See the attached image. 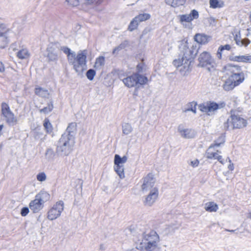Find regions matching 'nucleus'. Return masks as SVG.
<instances>
[{
	"label": "nucleus",
	"instance_id": "1",
	"mask_svg": "<svg viewBox=\"0 0 251 251\" xmlns=\"http://www.w3.org/2000/svg\"><path fill=\"white\" fill-rule=\"evenodd\" d=\"M179 49L181 51L179 57L174 60L173 63L181 75H185L191 70V63L198 53V49L196 46L194 47L193 45L189 47L187 42L181 44Z\"/></svg>",
	"mask_w": 251,
	"mask_h": 251
},
{
	"label": "nucleus",
	"instance_id": "2",
	"mask_svg": "<svg viewBox=\"0 0 251 251\" xmlns=\"http://www.w3.org/2000/svg\"><path fill=\"white\" fill-rule=\"evenodd\" d=\"M159 241V236L156 231L145 232L135 241V248L142 251H160Z\"/></svg>",
	"mask_w": 251,
	"mask_h": 251
},
{
	"label": "nucleus",
	"instance_id": "3",
	"mask_svg": "<svg viewBox=\"0 0 251 251\" xmlns=\"http://www.w3.org/2000/svg\"><path fill=\"white\" fill-rule=\"evenodd\" d=\"M75 143V140L73 138H69L67 135L62 134L56 148L57 154L60 156L69 155L73 150Z\"/></svg>",
	"mask_w": 251,
	"mask_h": 251
},
{
	"label": "nucleus",
	"instance_id": "4",
	"mask_svg": "<svg viewBox=\"0 0 251 251\" xmlns=\"http://www.w3.org/2000/svg\"><path fill=\"white\" fill-rule=\"evenodd\" d=\"M148 81L147 77L138 73H134L123 79V82L128 88L138 86L139 85H144Z\"/></svg>",
	"mask_w": 251,
	"mask_h": 251
},
{
	"label": "nucleus",
	"instance_id": "5",
	"mask_svg": "<svg viewBox=\"0 0 251 251\" xmlns=\"http://www.w3.org/2000/svg\"><path fill=\"white\" fill-rule=\"evenodd\" d=\"M246 120L238 115H232L224 124L225 129L241 128L247 126Z\"/></svg>",
	"mask_w": 251,
	"mask_h": 251
},
{
	"label": "nucleus",
	"instance_id": "6",
	"mask_svg": "<svg viewBox=\"0 0 251 251\" xmlns=\"http://www.w3.org/2000/svg\"><path fill=\"white\" fill-rule=\"evenodd\" d=\"M70 62L72 63L76 73H81L86 67V53L84 50L78 53L76 58H73Z\"/></svg>",
	"mask_w": 251,
	"mask_h": 251
},
{
	"label": "nucleus",
	"instance_id": "7",
	"mask_svg": "<svg viewBox=\"0 0 251 251\" xmlns=\"http://www.w3.org/2000/svg\"><path fill=\"white\" fill-rule=\"evenodd\" d=\"M1 114L9 126H13L18 124V120L17 117L11 111L8 104L5 102H2L1 104Z\"/></svg>",
	"mask_w": 251,
	"mask_h": 251
},
{
	"label": "nucleus",
	"instance_id": "8",
	"mask_svg": "<svg viewBox=\"0 0 251 251\" xmlns=\"http://www.w3.org/2000/svg\"><path fill=\"white\" fill-rule=\"evenodd\" d=\"M198 60L199 63L198 66L201 67H206L209 72L211 71V68H214L215 63L211 58L210 53L207 51H203L199 56Z\"/></svg>",
	"mask_w": 251,
	"mask_h": 251
},
{
	"label": "nucleus",
	"instance_id": "9",
	"mask_svg": "<svg viewBox=\"0 0 251 251\" xmlns=\"http://www.w3.org/2000/svg\"><path fill=\"white\" fill-rule=\"evenodd\" d=\"M14 33L4 25H0V48L3 49L8 44L10 38L14 35Z\"/></svg>",
	"mask_w": 251,
	"mask_h": 251
},
{
	"label": "nucleus",
	"instance_id": "10",
	"mask_svg": "<svg viewBox=\"0 0 251 251\" xmlns=\"http://www.w3.org/2000/svg\"><path fill=\"white\" fill-rule=\"evenodd\" d=\"M60 50L58 43H50L47 49L48 61L56 62L58 58V52Z\"/></svg>",
	"mask_w": 251,
	"mask_h": 251
},
{
	"label": "nucleus",
	"instance_id": "11",
	"mask_svg": "<svg viewBox=\"0 0 251 251\" xmlns=\"http://www.w3.org/2000/svg\"><path fill=\"white\" fill-rule=\"evenodd\" d=\"M229 70L231 73L229 77L232 80L237 86L242 83L244 80V75L241 71V68L237 66L230 67Z\"/></svg>",
	"mask_w": 251,
	"mask_h": 251
},
{
	"label": "nucleus",
	"instance_id": "12",
	"mask_svg": "<svg viewBox=\"0 0 251 251\" xmlns=\"http://www.w3.org/2000/svg\"><path fill=\"white\" fill-rule=\"evenodd\" d=\"M127 160V158L126 156L121 157L119 155L116 154L114 156L115 170L120 178L125 177L124 168L123 164L125 163Z\"/></svg>",
	"mask_w": 251,
	"mask_h": 251
},
{
	"label": "nucleus",
	"instance_id": "13",
	"mask_svg": "<svg viewBox=\"0 0 251 251\" xmlns=\"http://www.w3.org/2000/svg\"><path fill=\"white\" fill-rule=\"evenodd\" d=\"M64 209V202L60 201L56 203L49 211L48 218L50 220H53L58 218Z\"/></svg>",
	"mask_w": 251,
	"mask_h": 251
},
{
	"label": "nucleus",
	"instance_id": "14",
	"mask_svg": "<svg viewBox=\"0 0 251 251\" xmlns=\"http://www.w3.org/2000/svg\"><path fill=\"white\" fill-rule=\"evenodd\" d=\"M199 12L195 9L192 10L189 14H183L179 15V21L185 27L189 26L191 25V22L194 19L199 18Z\"/></svg>",
	"mask_w": 251,
	"mask_h": 251
},
{
	"label": "nucleus",
	"instance_id": "15",
	"mask_svg": "<svg viewBox=\"0 0 251 251\" xmlns=\"http://www.w3.org/2000/svg\"><path fill=\"white\" fill-rule=\"evenodd\" d=\"M158 190L157 188L154 187L150 191L148 195H147L143 203L145 205L147 206H151L156 201L158 196Z\"/></svg>",
	"mask_w": 251,
	"mask_h": 251
},
{
	"label": "nucleus",
	"instance_id": "16",
	"mask_svg": "<svg viewBox=\"0 0 251 251\" xmlns=\"http://www.w3.org/2000/svg\"><path fill=\"white\" fill-rule=\"evenodd\" d=\"M155 182V179L152 174H149L147 176L143 178V184L141 186V190L142 192H147L151 191L153 187Z\"/></svg>",
	"mask_w": 251,
	"mask_h": 251
},
{
	"label": "nucleus",
	"instance_id": "17",
	"mask_svg": "<svg viewBox=\"0 0 251 251\" xmlns=\"http://www.w3.org/2000/svg\"><path fill=\"white\" fill-rule=\"evenodd\" d=\"M177 130L180 136L184 138H194L196 135V132L194 130L190 128H185L182 125L178 126Z\"/></svg>",
	"mask_w": 251,
	"mask_h": 251
},
{
	"label": "nucleus",
	"instance_id": "18",
	"mask_svg": "<svg viewBox=\"0 0 251 251\" xmlns=\"http://www.w3.org/2000/svg\"><path fill=\"white\" fill-rule=\"evenodd\" d=\"M201 111L205 113H211L215 111L220 108V105L214 102H209L200 104L199 106Z\"/></svg>",
	"mask_w": 251,
	"mask_h": 251
},
{
	"label": "nucleus",
	"instance_id": "19",
	"mask_svg": "<svg viewBox=\"0 0 251 251\" xmlns=\"http://www.w3.org/2000/svg\"><path fill=\"white\" fill-rule=\"evenodd\" d=\"M77 125L75 122H72L69 124L65 132L63 134H66L69 138H73L75 139V135L76 133Z\"/></svg>",
	"mask_w": 251,
	"mask_h": 251
},
{
	"label": "nucleus",
	"instance_id": "20",
	"mask_svg": "<svg viewBox=\"0 0 251 251\" xmlns=\"http://www.w3.org/2000/svg\"><path fill=\"white\" fill-rule=\"evenodd\" d=\"M29 207L33 213L39 212L43 207V203L36 197L29 203Z\"/></svg>",
	"mask_w": 251,
	"mask_h": 251
},
{
	"label": "nucleus",
	"instance_id": "21",
	"mask_svg": "<svg viewBox=\"0 0 251 251\" xmlns=\"http://www.w3.org/2000/svg\"><path fill=\"white\" fill-rule=\"evenodd\" d=\"M194 39L196 42L201 44L207 43L210 39V37L204 34H196Z\"/></svg>",
	"mask_w": 251,
	"mask_h": 251
},
{
	"label": "nucleus",
	"instance_id": "22",
	"mask_svg": "<svg viewBox=\"0 0 251 251\" xmlns=\"http://www.w3.org/2000/svg\"><path fill=\"white\" fill-rule=\"evenodd\" d=\"M230 59L233 61L251 63V55L232 56Z\"/></svg>",
	"mask_w": 251,
	"mask_h": 251
},
{
	"label": "nucleus",
	"instance_id": "23",
	"mask_svg": "<svg viewBox=\"0 0 251 251\" xmlns=\"http://www.w3.org/2000/svg\"><path fill=\"white\" fill-rule=\"evenodd\" d=\"M35 93L41 97L49 98L50 93L48 90L40 87H37L35 89Z\"/></svg>",
	"mask_w": 251,
	"mask_h": 251
},
{
	"label": "nucleus",
	"instance_id": "24",
	"mask_svg": "<svg viewBox=\"0 0 251 251\" xmlns=\"http://www.w3.org/2000/svg\"><path fill=\"white\" fill-rule=\"evenodd\" d=\"M237 86L236 84L233 82L232 80L228 77L225 81L223 84V89L226 91H229L232 90L235 87Z\"/></svg>",
	"mask_w": 251,
	"mask_h": 251
},
{
	"label": "nucleus",
	"instance_id": "25",
	"mask_svg": "<svg viewBox=\"0 0 251 251\" xmlns=\"http://www.w3.org/2000/svg\"><path fill=\"white\" fill-rule=\"evenodd\" d=\"M60 50H62L64 53L67 55L69 61L72 60L71 57L75 58V53L74 51L72 52L70 48L66 46H60L59 45Z\"/></svg>",
	"mask_w": 251,
	"mask_h": 251
},
{
	"label": "nucleus",
	"instance_id": "26",
	"mask_svg": "<svg viewBox=\"0 0 251 251\" xmlns=\"http://www.w3.org/2000/svg\"><path fill=\"white\" fill-rule=\"evenodd\" d=\"M43 204L50 199V194L46 191H41L36 197Z\"/></svg>",
	"mask_w": 251,
	"mask_h": 251
},
{
	"label": "nucleus",
	"instance_id": "27",
	"mask_svg": "<svg viewBox=\"0 0 251 251\" xmlns=\"http://www.w3.org/2000/svg\"><path fill=\"white\" fill-rule=\"evenodd\" d=\"M204 209L206 211L210 212H216L218 209V206L214 202H208L205 203Z\"/></svg>",
	"mask_w": 251,
	"mask_h": 251
},
{
	"label": "nucleus",
	"instance_id": "28",
	"mask_svg": "<svg viewBox=\"0 0 251 251\" xmlns=\"http://www.w3.org/2000/svg\"><path fill=\"white\" fill-rule=\"evenodd\" d=\"M104 64L105 58L103 56H100L96 59L94 67L96 70H100L104 65Z\"/></svg>",
	"mask_w": 251,
	"mask_h": 251
},
{
	"label": "nucleus",
	"instance_id": "29",
	"mask_svg": "<svg viewBox=\"0 0 251 251\" xmlns=\"http://www.w3.org/2000/svg\"><path fill=\"white\" fill-rule=\"evenodd\" d=\"M209 4L211 8L216 9L223 7L224 3L223 1L219 0H209Z\"/></svg>",
	"mask_w": 251,
	"mask_h": 251
},
{
	"label": "nucleus",
	"instance_id": "30",
	"mask_svg": "<svg viewBox=\"0 0 251 251\" xmlns=\"http://www.w3.org/2000/svg\"><path fill=\"white\" fill-rule=\"evenodd\" d=\"M133 130L131 125L127 123H125L122 125V131L125 135L130 134Z\"/></svg>",
	"mask_w": 251,
	"mask_h": 251
},
{
	"label": "nucleus",
	"instance_id": "31",
	"mask_svg": "<svg viewBox=\"0 0 251 251\" xmlns=\"http://www.w3.org/2000/svg\"><path fill=\"white\" fill-rule=\"evenodd\" d=\"M225 142V137L224 135L220 136L217 139L215 140L214 143L210 146V148H213L215 147H219L223 145Z\"/></svg>",
	"mask_w": 251,
	"mask_h": 251
},
{
	"label": "nucleus",
	"instance_id": "32",
	"mask_svg": "<svg viewBox=\"0 0 251 251\" xmlns=\"http://www.w3.org/2000/svg\"><path fill=\"white\" fill-rule=\"evenodd\" d=\"M17 57L21 59H26L29 56V53L27 49H24L20 50L17 53Z\"/></svg>",
	"mask_w": 251,
	"mask_h": 251
},
{
	"label": "nucleus",
	"instance_id": "33",
	"mask_svg": "<svg viewBox=\"0 0 251 251\" xmlns=\"http://www.w3.org/2000/svg\"><path fill=\"white\" fill-rule=\"evenodd\" d=\"M231 49V47L229 45H226L224 46H221L219 47L217 52V57L221 59L222 58V52L224 50H229Z\"/></svg>",
	"mask_w": 251,
	"mask_h": 251
},
{
	"label": "nucleus",
	"instance_id": "34",
	"mask_svg": "<svg viewBox=\"0 0 251 251\" xmlns=\"http://www.w3.org/2000/svg\"><path fill=\"white\" fill-rule=\"evenodd\" d=\"M53 108V105L52 101H50L48 104V106L44 107L43 108L40 109L39 112L41 113L47 114L49 112H51Z\"/></svg>",
	"mask_w": 251,
	"mask_h": 251
},
{
	"label": "nucleus",
	"instance_id": "35",
	"mask_svg": "<svg viewBox=\"0 0 251 251\" xmlns=\"http://www.w3.org/2000/svg\"><path fill=\"white\" fill-rule=\"evenodd\" d=\"M151 17V16L148 13H143L140 14L138 15V16H136L135 18L138 22L139 23L141 22L145 21L148 19H149Z\"/></svg>",
	"mask_w": 251,
	"mask_h": 251
},
{
	"label": "nucleus",
	"instance_id": "36",
	"mask_svg": "<svg viewBox=\"0 0 251 251\" xmlns=\"http://www.w3.org/2000/svg\"><path fill=\"white\" fill-rule=\"evenodd\" d=\"M235 40L236 44L239 46H247L250 43V41L247 38L241 40L240 38H238L237 37H236Z\"/></svg>",
	"mask_w": 251,
	"mask_h": 251
},
{
	"label": "nucleus",
	"instance_id": "37",
	"mask_svg": "<svg viewBox=\"0 0 251 251\" xmlns=\"http://www.w3.org/2000/svg\"><path fill=\"white\" fill-rule=\"evenodd\" d=\"M196 103L193 101L191 102H190L187 105V108L184 111V112H187L188 111H192L194 113H196Z\"/></svg>",
	"mask_w": 251,
	"mask_h": 251
},
{
	"label": "nucleus",
	"instance_id": "38",
	"mask_svg": "<svg viewBox=\"0 0 251 251\" xmlns=\"http://www.w3.org/2000/svg\"><path fill=\"white\" fill-rule=\"evenodd\" d=\"M165 1L167 4L172 7H176L184 4L182 1L179 2L177 0H165Z\"/></svg>",
	"mask_w": 251,
	"mask_h": 251
},
{
	"label": "nucleus",
	"instance_id": "39",
	"mask_svg": "<svg viewBox=\"0 0 251 251\" xmlns=\"http://www.w3.org/2000/svg\"><path fill=\"white\" fill-rule=\"evenodd\" d=\"M138 24H139V23L138 22L137 20H136V19L134 18L130 22V23L128 25V29L130 31H132L134 30L137 27Z\"/></svg>",
	"mask_w": 251,
	"mask_h": 251
},
{
	"label": "nucleus",
	"instance_id": "40",
	"mask_svg": "<svg viewBox=\"0 0 251 251\" xmlns=\"http://www.w3.org/2000/svg\"><path fill=\"white\" fill-rule=\"evenodd\" d=\"M44 126L48 132H51L52 131V126L49 120L47 118H46L44 121Z\"/></svg>",
	"mask_w": 251,
	"mask_h": 251
},
{
	"label": "nucleus",
	"instance_id": "41",
	"mask_svg": "<svg viewBox=\"0 0 251 251\" xmlns=\"http://www.w3.org/2000/svg\"><path fill=\"white\" fill-rule=\"evenodd\" d=\"M87 78L90 80H93L96 75V71L92 69L88 70L86 74Z\"/></svg>",
	"mask_w": 251,
	"mask_h": 251
},
{
	"label": "nucleus",
	"instance_id": "42",
	"mask_svg": "<svg viewBox=\"0 0 251 251\" xmlns=\"http://www.w3.org/2000/svg\"><path fill=\"white\" fill-rule=\"evenodd\" d=\"M127 44V43L126 41H125V42L121 43L120 45H119L118 46L116 47L113 50V54L117 53L120 50L124 49L126 47Z\"/></svg>",
	"mask_w": 251,
	"mask_h": 251
},
{
	"label": "nucleus",
	"instance_id": "43",
	"mask_svg": "<svg viewBox=\"0 0 251 251\" xmlns=\"http://www.w3.org/2000/svg\"><path fill=\"white\" fill-rule=\"evenodd\" d=\"M46 156L49 159H53L55 156L54 151L51 149H48L45 153Z\"/></svg>",
	"mask_w": 251,
	"mask_h": 251
},
{
	"label": "nucleus",
	"instance_id": "44",
	"mask_svg": "<svg viewBox=\"0 0 251 251\" xmlns=\"http://www.w3.org/2000/svg\"><path fill=\"white\" fill-rule=\"evenodd\" d=\"M37 179L39 181H45L47 178L46 175L44 172H41L39 173L37 176H36Z\"/></svg>",
	"mask_w": 251,
	"mask_h": 251
},
{
	"label": "nucleus",
	"instance_id": "45",
	"mask_svg": "<svg viewBox=\"0 0 251 251\" xmlns=\"http://www.w3.org/2000/svg\"><path fill=\"white\" fill-rule=\"evenodd\" d=\"M211 148H210V147H209L208 149L207 150L206 152V156L208 159H213L214 157V153L215 152H211L210 151V149Z\"/></svg>",
	"mask_w": 251,
	"mask_h": 251
},
{
	"label": "nucleus",
	"instance_id": "46",
	"mask_svg": "<svg viewBox=\"0 0 251 251\" xmlns=\"http://www.w3.org/2000/svg\"><path fill=\"white\" fill-rule=\"evenodd\" d=\"M43 134L42 132L35 131L34 132V138L35 140H42V136Z\"/></svg>",
	"mask_w": 251,
	"mask_h": 251
},
{
	"label": "nucleus",
	"instance_id": "47",
	"mask_svg": "<svg viewBox=\"0 0 251 251\" xmlns=\"http://www.w3.org/2000/svg\"><path fill=\"white\" fill-rule=\"evenodd\" d=\"M66 1L73 6H76L79 4L78 0H66Z\"/></svg>",
	"mask_w": 251,
	"mask_h": 251
},
{
	"label": "nucleus",
	"instance_id": "48",
	"mask_svg": "<svg viewBox=\"0 0 251 251\" xmlns=\"http://www.w3.org/2000/svg\"><path fill=\"white\" fill-rule=\"evenodd\" d=\"M29 211V208L27 207H24L21 209V215L25 217L28 214Z\"/></svg>",
	"mask_w": 251,
	"mask_h": 251
},
{
	"label": "nucleus",
	"instance_id": "49",
	"mask_svg": "<svg viewBox=\"0 0 251 251\" xmlns=\"http://www.w3.org/2000/svg\"><path fill=\"white\" fill-rule=\"evenodd\" d=\"M118 75L119 78L122 81H123V79H124V78H126L125 77V75L122 71L119 72L118 73Z\"/></svg>",
	"mask_w": 251,
	"mask_h": 251
},
{
	"label": "nucleus",
	"instance_id": "50",
	"mask_svg": "<svg viewBox=\"0 0 251 251\" xmlns=\"http://www.w3.org/2000/svg\"><path fill=\"white\" fill-rule=\"evenodd\" d=\"M199 161L198 160H195L191 162V165L193 167H196L198 166Z\"/></svg>",
	"mask_w": 251,
	"mask_h": 251
},
{
	"label": "nucleus",
	"instance_id": "51",
	"mask_svg": "<svg viewBox=\"0 0 251 251\" xmlns=\"http://www.w3.org/2000/svg\"><path fill=\"white\" fill-rule=\"evenodd\" d=\"M5 68L2 62L0 61V72L2 73L4 71Z\"/></svg>",
	"mask_w": 251,
	"mask_h": 251
},
{
	"label": "nucleus",
	"instance_id": "52",
	"mask_svg": "<svg viewBox=\"0 0 251 251\" xmlns=\"http://www.w3.org/2000/svg\"><path fill=\"white\" fill-rule=\"evenodd\" d=\"M217 160L222 164H224L225 163L224 160L222 158V156L221 155H220L218 157Z\"/></svg>",
	"mask_w": 251,
	"mask_h": 251
},
{
	"label": "nucleus",
	"instance_id": "53",
	"mask_svg": "<svg viewBox=\"0 0 251 251\" xmlns=\"http://www.w3.org/2000/svg\"><path fill=\"white\" fill-rule=\"evenodd\" d=\"M118 187L123 188L124 186H122V185L120 183V181H118L116 182V186L115 187V190Z\"/></svg>",
	"mask_w": 251,
	"mask_h": 251
},
{
	"label": "nucleus",
	"instance_id": "54",
	"mask_svg": "<svg viewBox=\"0 0 251 251\" xmlns=\"http://www.w3.org/2000/svg\"><path fill=\"white\" fill-rule=\"evenodd\" d=\"M218 152H219L218 151H217V152H215L214 153V157H213V159H217L218 158V157L219 156V155L218 154Z\"/></svg>",
	"mask_w": 251,
	"mask_h": 251
},
{
	"label": "nucleus",
	"instance_id": "55",
	"mask_svg": "<svg viewBox=\"0 0 251 251\" xmlns=\"http://www.w3.org/2000/svg\"><path fill=\"white\" fill-rule=\"evenodd\" d=\"M88 4L93 3L94 2L96 1L97 0H85Z\"/></svg>",
	"mask_w": 251,
	"mask_h": 251
},
{
	"label": "nucleus",
	"instance_id": "56",
	"mask_svg": "<svg viewBox=\"0 0 251 251\" xmlns=\"http://www.w3.org/2000/svg\"><path fill=\"white\" fill-rule=\"evenodd\" d=\"M100 250H101L102 251H104V250H105V248L103 244H101L100 245Z\"/></svg>",
	"mask_w": 251,
	"mask_h": 251
},
{
	"label": "nucleus",
	"instance_id": "57",
	"mask_svg": "<svg viewBox=\"0 0 251 251\" xmlns=\"http://www.w3.org/2000/svg\"><path fill=\"white\" fill-rule=\"evenodd\" d=\"M3 127V125H0V135L1 134V132L2 131V129Z\"/></svg>",
	"mask_w": 251,
	"mask_h": 251
},
{
	"label": "nucleus",
	"instance_id": "58",
	"mask_svg": "<svg viewBox=\"0 0 251 251\" xmlns=\"http://www.w3.org/2000/svg\"><path fill=\"white\" fill-rule=\"evenodd\" d=\"M228 168L230 170H232L233 169V165H230L229 166H228Z\"/></svg>",
	"mask_w": 251,
	"mask_h": 251
},
{
	"label": "nucleus",
	"instance_id": "59",
	"mask_svg": "<svg viewBox=\"0 0 251 251\" xmlns=\"http://www.w3.org/2000/svg\"><path fill=\"white\" fill-rule=\"evenodd\" d=\"M177 1H178L179 2L182 1L183 3H184L185 2V0H177Z\"/></svg>",
	"mask_w": 251,
	"mask_h": 251
},
{
	"label": "nucleus",
	"instance_id": "60",
	"mask_svg": "<svg viewBox=\"0 0 251 251\" xmlns=\"http://www.w3.org/2000/svg\"><path fill=\"white\" fill-rule=\"evenodd\" d=\"M226 231H229V232H234V230H228V229H226Z\"/></svg>",
	"mask_w": 251,
	"mask_h": 251
},
{
	"label": "nucleus",
	"instance_id": "61",
	"mask_svg": "<svg viewBox=\"0 0 251 251\" xmlns=\"http://www.w3.org/2000/svg\"><path fill=\"white\" fill-rule=\"evenodd\" d=\"M249 217L251 219V212L249 213Z\"/></svg>",
	"mask_w": 251,
	"mask_h": 251
},
{
	"label": "nucleus",
	"instance_id": "62",
	"mask_svg": "<svg viewBox=\"0 0 251 251\" xmlns=\"http://www.w3.org/2000/svg\"><path fill=\"white\" fill-rule=\"evenodd\" d=\"M227 159H228L229 161L230 162V160L229 159V158H227Z\"/></svg>",
	"mask_w": 251,
	"mask_h": 251
},
{
	"label": "nucleus",
	"instance_id": "63",
	"mask_svg": "<svg viewBox=\"0 0 251 251\" xmlns=\"http://www.w3.org/2000/svg\"><path fill=\"white\" fill-rule=\"evenodd\" d=\"M139 65H138L137 66V68H139Z\"/></svg>",
	"mask_w": 251,
	"mask_h": 251
}]
</instances>
